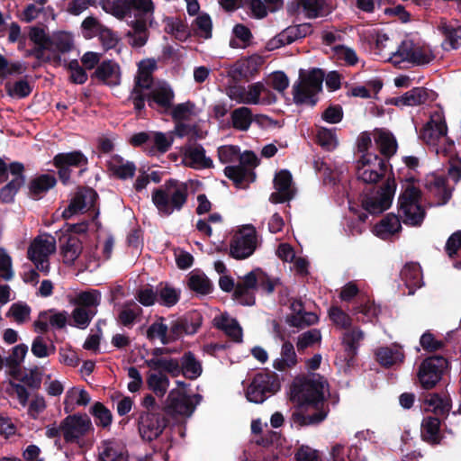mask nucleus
<instances>
[{
    "mask_svg": "<svg viewBox=\"0 0 461 461\" xmlns=\"http://www.w3.org/2000/svg\"><path fill=\"white\" fill-rule=\"evenodd\" d=\"M327 381L320 375L298 376L291 385L290 399L296 409L291 420L299 427L313 426L322 422L329 410L324 409V388Z\"/></svg>",
    "mask_w": 461,
    "mask_h": 461,
    "instance_id": "f257e3e1",
    "label": "nucleus"
},
{
    "mask_svg": "<svg viewBox=\"0 0 461 461\" xmlns=\"http://www.w3.org/2000/svg\"><path fill=\"white\" fill-rule=\"evenodd\" d=\"M124 18L134 19L129 22L131 29L127 32L126 37L130 39V44L135 48L144 46L149 39L148 21L153 17L154 4L152 0H122Z\"/></svg>",
    "mask_w": 461,
    "mask_h": 461,
    "instance_id": "f03ea898",
    "label": "nucleus"
},
{
    "mask_svg": "<svg viewBox=\"0 0 461 461\" xmlns=\"http://www.w3.org/2000/svg\"><path fill=\"white\" fill-rule=\"evenodd\" d=\"M188 185L175 178L167 180L155 188L151 200L161 216L167 217L174 212H180L187 203Z\"/></svg>",
    "mask_w": 461,
    "mask_h": 461,
    "instance_id": "7ed1b4c3",
    "label": "nucleus"
},
{
    "mask_svg": "<svg viewBox=\"0 0 461 461\" xmlns=\"http://www.w3.org/2000/svg\"><path fill=\"white\" fill-rule=\"evenodd\" d=\"M415 181L414 176L407 178L409 184L398 197V211L405 225L420 227L426 217V210L421 204L420 189L412 185Z\"/></svg>",
    "mask_w": 461,
    "mask_h": 461,
    "instance_id": "20e7f679",
    "label": "nucleus"
},
{
    "mask_svg": "<svg viewBox=\"0 0 461 461\" xmlns=\"http://www.w3.org/2000/svg\"><path fill=\"white\" fill-rule=\"evenodd\" d=\"M145 366L153 371H165L172 377H177L180 375L189 380L197 379L203 373L201 362L191 351L183 354L180 359H153L145 360Z\"/></svg>",
    "mask_w": 461,
    "mask_h": 461,
    "instance_id": "39448f33",
    "label": "nucleus"
},
{
    "mask_svg": "<svg viewBox=\"0 0 461 461\" xmlns=\"http://www.w3.org/2000/svg\"><path fill=\"white\" fill-rule=\"evenodd\" d=\"M325 74L321 68H312L305 73L300 70V81L293 86L294 102L299 104L315 106L318 102L317 95L322 90Z\"/></svg>",
    "mask_w": 461,
    "mask_h": 461,
    "instance_id": "423d86ee",
    "label": "nucleus"
},
{
    "mask_svg": "<svg viewBox=\"0 0 461 461\" xmlns=\"http://www.w3.org/2000/svg\"><path fill=\"white\" fill-rule=\"evenodd\" d=\"M451 365L447 357L438 354L429 356L418 366V383L422 389L432 390L445 375H449Z\"/></svg>",
    "mask_w": 461,
    "mask_h": 461,
    "instance_id": "0eeeda50",
    "label": "nucleus"
},
{
    "mask_svg": "<svg viewBox=\"0 0 461 461\" xmlns=\"http://www.w3.org/2000/svg\"><path fill=\"white\" fill-rule=\"evenodd\" d=\"M280 389V383L275 372L265 370L257 373L246 390L248 401L262 403Z\"/></svg>",
    "mask_w": 461,
    "mask_h": 461,
    "instance_id": "6e6552de",
    "label": "nucleus"
},
{
    "mask_svg": "<svg viewBox=\"0 0 461 461\" xmlns=\"http://www.w3.org/2000/svg\"><path fill=\"white\" fill-rule=\"evenodd\" d=\"M396 190L394 177H388L375 191L366 193L361 198L363 209L370 214H380L392 204Z\"/></svg>",
    "mask_w": 461,
    "mask_h": 461,
    "instance_id": "1a4fd4ad",
    "label": "nucleus"
},
{
    "mask_svg": "<svg viewBox=\"0 0 461 461\" xmlns=\"http://www.w3.org/2000/svg\"><path fill=\"white\" fill-rule=\"evenodd\" d=\"M53 166L58 169L60 182L67 185L70 182L72 168H78V176L88 170V158L81 150L58 153L53 157Z\"/></svg>",
    "mask_w": 461,
    "mask_h": 461,
    "instance_id": "9d476101",
    "label": "nucleus"
},
{
    "mask_svg": "<svg viewBox=\"0 0 461 461\" xmlns=\"http://www.w3.org/2000/svg\"><path fill=\"white\" fill-rule=\"evenodd\" d=\"M64 441L81 445L83 438L94 430L90 418L86 413L69 414L61 420Z\"/></svg>",
    "mask_w": 461,
    "mask_h": 461,
    "instance_id": "9b49d317",
    "label": "nucleus"
},
{
    "mask_svg": "<svg viewBox=\"0 0 461 461\" xmlns=\"http://www.w3.org/2000/svg\"><path fill=\"white\" fill-rule=\"evenodd\" d=\"M50 35L41 27H32L29 32V39L34 43V47L26 51V56L34 57L39 62L53 63L61 66L66 60L57 54H47L50 42Z\"/></svg>",
    "mask_w": 461,
    "mask_h": 461,
    "instance_id": "f8f14e48",
    "label": "nucleus"
},
{
    "mask_svg": "<svg viewBox=\"0 0 461 461\" xmlns=\"http://www.w3.org/2000/svg\"><path fill=\"white\" fill-rule=\"evenodd\" d=\"M258 235L252 224H247L237 232L230 240V256L242 260L249 258L256 250Z\"/></svg>",
    "mask_w": 461,
    "mask_h": 461,
    "instance_id": "ddd939ff",
    "label": "nucleus"
},
{
    "mask_svg": "<svg viewBox=\"0 0 461 461\" xmlns=\"http://www.w3.org/2000/svg\"><path fill=\"white\" fill-rule=\"evenodd\" d=\"M169 424V419L163 411H141L138 418L140 438L148 442L157 439Z\"/></svg>",
    "mask_w": 461,
    "mask_h": 461,
    "instance_id": "4468645a",
    "label": "nucleus"
},
{
    "mask_svg": "<svg viewBox=\"0 0 461 461\" xmlns=\"http://www.w3.org/2000/svg\"><path fill=\"white\" fill-rule=\"evenodd\" d=\"M203 317L199 312H194L171 321L168 326L170 342L179 339L184 335L196 333L202 325Z\"/></svg>",
    "mask_w": 461,
    "mask_h": 461,
    "instance_id": "2eb2a0df",
    "label": "nucleus"
},
{
    "mask_svg": "<svg viewBox=\"0 0 461 461\" xmlns=\"http://www.w3.org/2000/svg\"><path fill=\"white\" fill-rule=\"evenodd\" d=\"M148 105L160 114H167L173 107L175 93L167 83L159 84L149 89Z\"/></svg>",
    "mask_w": 461,
    "mask_h": 461,
    "instance_id": "dca6fc26",
    "label": "nucleus"
},
{
    "mask_svg": "<svg viewBox=\"0 0 461 461\" xmlns=\"http://www.w3.org/2000/svg\"><path fill=\"white\" fill-rule=\"evenodd\" d=\"M438 97V94L423 86L413 87L401 96L393 97L389 104L395 106H417L433 102Z\"/></svg>",
    "mask_w": 461,
    "mask_h": 461,
    "instance_id": "f3484780",
    "label": "nucleus"
},
{
    "mask_svg": "<svg viewBox=\"0 0 461 461\" xmlns=\"http://www.w3.org/2000/svg\"><path fill=\"white\" fill-rule=\"evenodd\" d=\"M312 32V29L311 23L289 26L267 42V49L272 50L291 44L298 39L310 35Z\"/></svg>",
    "mask_w": 461,
    "mask_h": 461,
    "instance_id": "a211bd4d",
    "label": "nucleus"
},
{
    "mask_svg": "<svg viewBox=\"0 0 461 461\" xmlns=\"http://www.w3.org/2000/svg\"><path fill=\"white\" fill-rule=\"evenodd\" d=\"M98 199V194L91 187L77 192L62 212V218L68 220L86 207L93 208Z\"/></svg>",
    "mask_w": 461,
    "mask_h": 461,
    "instance_id": "6ab92c4d",
    "label": "nucleus"
},
{
    "mask_svg": "<svg viewBox=\"0 0 461 461\" xmlns=\"http://www.w3.org/2000/svg\"><path fill=\"white\" fill-rule=\"evenodd\" d=\"M292 181V175L288 170L283 169L277 172L274 178V186L276 191L270 194L269 201L272 203H283L292 200L294 196Z\"/></svg>",
    "mask_w": 461,
    "mask_h": 461,
    "instance_id": "aec40b11",
    "label": "nucleus"
},
{
    "mask_svg": "<svg viewBox=\"0 0 461 461\" xmlns=\"http://www.w3.org/2000/svg\"><path fill=\"white\" fill-rule=\"evenodd\" d=\"M364 339V332L359 328H354L344 333L342 344L343 352L339 357L345 362V366L352 367L356 364L359 342Z\"/></svg>",
    "mask_w": 461,
    "mask_h": 461,
    "instance_id": "412c9836",
    "label": "nucleus"
},
{
    "mask_svg": "<svg viewBox=\"0 0 461 461\" xmlns=\"http://www.w3.org/2000/svg\"><path fill=\"white\" fill-rule=\"evenodd\" d=\"M194 410V406L188 395L179 391H171L166 400L163 407V412L166 414H178L190 416Z\"/></svg>",
    "mask_w": 461,
    "mask_h": 461,
    "instance_id": "4be33fe9",
    "label": "nucleus"
},
{
    "mask_svg": "<svg viewBox=\"0 0 461 461\" xmlns=\"http://www.w3.org/2000/svg\"><path fill=\"white\" fill-rule=\"evenodd\" d=\"M258 274L257 269L249 272L239 282L233 292V296L242 305L252 306L256 303L255 294L252 290L258 287Z\"/></svg>",
    "mask_w": 461,
    "mask_h": 461,
    "instance_id": "5701e85b",
    "label": "nucleus"
},
{
    "mask_svg": "<svg viewBox=\"0 0 461 461\" xmlns=\"http://www.w3.org/2000/svg\"><path fill=\"white\" fill-rule=\"evenodd\" d=\"M422 403L426 411L435 414L434 417L447 419L452 407V401L448 394L429 393L422 396Z\"/></svg>",
    "mask_w": 461,
    "mask_h": 461,
    "instance_id": "b1692460",
    "label": "nucleus"
},
{
    "mask_svg": "<svg viewBox=\"0 0 461 461\" xmlns=\"http://www.w3.org/2000/svg\"><path fill=\"white\" fill-rule=\"evenodd\" d=\"M206 151L201 144H187L184 148V160L185 166L194 169L212 168L213 161L206 157Z\"/></svg>",
    "mask_w": 461,
    "mask_h": 461,
    "instance_id": "393cba45",
    "label": "nucleus"
},
{
    "mask_svg": "<svg viewBox=\"0 0 461 461\" xmlns=\"http://www.w3.org/2000/svg\"><path fill=\"white\" fill-rule=\"evenodd\" d=\"M262 62V58L257 55L240 59L233 65L230 76L235 80H249L258 72Z\"/></svg>",
    "mask_w": 461,
    "mask_h": 461,
    "instance_id": "a878e982",
    "label": "nucleus"
},
{
    "mask_svg": "<svg viewBox=\"0 0 461 461\" xmlns=\"http://www.w3.org/2000/svg\"><path fill=\"white\" fill-rule=\"evenodd\" d=\"M92 77L107 86H118L121 81L120 66L113 60H104L96 67Z\"/></svg>",
    "mask_w": 461,
    "mask_h": 461,
    "instance_id": "bb28decb",
    "label": "nucleus"
},
{
    "mask_svg": "<svg viewBox=\"0 0 461 461\" xmlns=\"http://www.w3.org/2000/svg\"><path fill=\"white\" fill-rule=\"evenodd\" d=\"M442 418L427 416L424 417L420 425V434L423 441L429 445H439L444 438L441 430Z\"/></svg>",
    "mask_w": 461,
    "mask_h": 461,
    "instance_id": "cd10ccee",
    "label": "nucleus"
},
{
    "mask_svg": "<svg viewBox=\"0 0 461 461\" xmlns=\"http://www.w3.org/2000/svg\"><path fill=\"white\" fill-rule=\"evenodd\" d=\"M57 178L50 174H41L32 178L28 183V195L33 200H40L55 185Z\"/></svg>",
    "mask_w": 461,
    "mask_h": 461,
    "instance_id": "c85d7f7f",
    "label": "nucleus"
},
{
    "mask_svg": "<svg viewBox=\"0 0 461 461\" xmlns=\"http://www.w3.org/2000/svg\"><path fill=\"white\" fill-rule=\"evenodd\" d=\"M277 329H279V326L276 324L275 330L277 332L278 338L283 340L284 343L281 348V357L274 361L273 366L278 371H285L297 364V356L294 345L290 341L285 340V335L281 334Z\"/></svg>",
    "mask_w": 461,
    "mask_h": 461,
    "instance_id": "c756f323",
    "label": "nucleus"
},
{
    "mask_svg": "<svg viewBox=\"0 0 461 461\" xmlns=\"http://www.w3.org/2000/svg\"><path fill=\"white\" fill-rule=\"evenodd\" d=\"M223 171L224 175L233 182L237 188H247L256 179L254 170L243 166H227Z\"/></svg>",
    "mask_w": 461,
    "mask_h": 461,
    "instance_id": "7c9ffc66",
    "label": "nucleus"
},
{
    "mask_svg": "<svg viewBox=\"0 0 461 461\" xmlns=\"http://www.w3.org/2000/svg\"><path fill=\"white\" fill-rule=\"evenodd\" d=\"M74 49V39L71 33L67 32H54L50 37V47L47 54H65Z\"/></svg>",
    "mask_w": 461,
    "mask_h": 461,
    "instance_id": "2f4dec72",
    "label": "nucleus"
},
{
    "mask_svg": "<svg viewBox=\"0 0 461 461\" xmlns=\"http://www.w3.org/2000/svg\"><path fill=\"white\" fill-rule=\"evenodd\" d=\"M107 167L113 175L119 179H128L134 176L136 166L133 162L126 161L120 155H113L107 162Z\"/></svg>",
    "mask_w": 461,
    "mask_h": 461,
    "instance_id": "473e14b6",
    "label": "nucleus"
},
{
    "mask_svg": "<svg viewBox=\"0 0 461 461\" xmlns=\"http://www.w3.org/2000/svg\"><path fill=\"white\" fill-rule=\"evenodd\" d=\"M404 285L409 288V294L422 285V273L420 266L418 263H407L400 273Z\"/></svg>",
    "mask_w": 461,
    "mask_h": 461,
    "instance_id": "72a5a7b5",
    "label": "nucleus"
},
{
    "mask_svg": "<svg viewBox=\"0 0 461 461\" xmlns=\"http://www.w3.org/2000/svg\"><path fill=\"white\" fill-rule=\"evenodd\" d=\"M377 362L384 367H391L403 362L404 354L401 348L381 347L375 350Z\"/></svg>",
    "mask_w": 461,
    "mask_h": 461,
    "instance_id": "f704fd0d",
    "label": "nucleus"
},
{
    "mask_svg": "<svg viewBox=\"0 0 461 461\" xmlns=\"http://www.w3.org/2000/svg\"><path fill=\"white\" fill-rule=\"evenodd\" d=\"M375 143L380 153L388 161L397 151L398 144L395 137L390 131H379Z\"/></svg>",
    "mask_w": 461,
    "mask_h": 461,
    "instance_id": "c9c22d12",
    "label": "nucleus"
},
{
    "mask_svg": "<svg viewBox=\"0 0 461 461\" xmlns=\"http://www.w3.org/2000/svg\"><path fill=\"white\" fill-rule=\"evenodd\" d=\"M457 330H454L447 332L445 340L436 339L434 334L429 330H427L421 335L420 339V344L426 352H436L445 348L446 343L452 339L453 335L456 333Z\"/></svg>",
    "mask_w": 461,
    "mask_h": 461,
    "instance_id": "e433bc0d",
    "label": "nucleus"
},
{
    "mask_svg": "<svg viewBox=\"0 0 461 461\" xmlns=\"http://www.w3.org/2000/svg\"><path fill=\"white\" fill-rule=\"evenodd\" d=\"M149 373L147 375L148 387L158 397H163L169 386V379L165 371Z\"/></svg>",
    "mask_w": 461,
    "mask_h": 461,
    "instance_id": "4c0bfd02",
    "label": "nucleus"
},
{
    "mask_svg": "<svg viewBox=\"0 0 461 461\" xmlns=\"http://www.w3.org/2000/svg\"><path fill=\"white\" fill-rule=\"evenodd\" d=\"M155 68L156 64L154 61H149V63L140 62L133 87L142 90L150 89L152 87V72Z\"/></svg>",
    "mask_w": 461,
    "mask_h": 461,
    "instance_id": "58836bf2",
    "label": "nucleus"
},
{
    "mask_svg": "<svg viewBox=\"0 0 461 461\" xmlns=\"http://www.w3.org/2000/svg\"><path fill=\"white\" fill-rule=\"evenodd\" d=\"M214 326L230 337L234 342L242 341V329L235 320H229L227 316L221 315V318L214 323Z\"/></svg>",
    "mask_w": 461,
    "mask_h": 461,
    "instance_id": "ea45409f",
    "label": "nucleus"
},
{
    "mask_svg": "<svg viewBox=\"0 0 461 461\" xmlns=\"http://www.w3.org/2000/svg\"><path fill=\"white\" fill-rule=\"evenodd\" d=\"M165 318L158 317L147 330L146 337L149 340L153 341L159 339L162 345H167L170 342L168 334V325L164 323Z\"/></svg>",
    "mask_w": 461,
    "mask_h": 461,
    "instance_id": "a19ab883",
    "label": "nucleus"
},
{
    "mask_svg": "<svg viewBox=\"0 0 461 461\" xmlns=\"http://www.w3.org/2000/svg\"><path fill=\"white\" fill-rule=\"evenodd\" d=\"M158 302L164 306L172 307L176 305L180 298V290H177L168 284L160 283L157 286Z\"/></svg>",
    "mask_w": 461,
    "mask_h": 461,
    "instance_id": "79ce46f5",
    "label": "nucleus"
},
{
    "mask_svg": "<svg viewBox=\"0 0 461 461\" xmlns=\"http://www.w3.org/2000/svg\"><path fill=\"white\" fill-rule=\"evenodd\" d=\"M56 250L55 240H43L36 238L28 249V256H36L37 258H48L49 255Z\"/></svg>",
    "mask_w": 461,
    "mask_h": 461,
    "instance_id": "37998d69",
    "label": "nucleus"
},
{
    "mask_svg": "<svg viewBox=\"0 0 461 461\" xmlns=\"http://www.w3.org/2000/svg\"><path fill=\"white\" fill-rule=\"evenodd\" d=\"M232 127L239 131H248L252 122V113L248 107H239L231 112Z\"/></svg>",
    "mask_w": 461,
    "mask_h": 461,
    "instance_id": "c03bdc74",
    "label": "nucleus"
},
{
    "mask_svg": "<svg viewBox=\"0 0 461 461\" xmlns=\"http://www.w3.org/2000/svg\"><path fill=\"white\" fill-rule=\"evenodd\" d=\"M190 290L206 295L212 292V284L210 279L203 274L192 273L187 283Z\"/></svg>",
    "mask_w": 461,
    "mask_h": 461,
    "instance_id": "a18cd8bd",
    "label": "nucleus"
},
{
    "mask_svg": "<svg viewBox=\"0 0 461 461\" xmlns=\"http://www.w3.org/2000/svg\"><path fill=\"white\" fill-rule=\"evenodd\" d=\"M415 42L412 40L406 39L403 40L401 44L398 46L395 52L393 53L390 58L391 61L394 65L401 64L402 62H411V57L413 55V48L415 46Z\"/></svg>",
    "mask_w": 461,
    "mask_h": 461,
    "instance_id": "49530a36",
    "label": "nucleus"
},
{
    "mask_svg": "<svg viewBox=\"0 0 461 461\" xmlns=\"http://www.w3.org/2000/svg\"><path fill=\"white\" fill-rule=\"evenodd\" d=\"M141 312L142 309L136 303L128 302L119 312L118 321L124 327H131Z\"/></svg>",
    "mask_w": 461,
    "mask_h": 461,
    "instance_id": "de8ad7c7",
    "label": "nucleus"
},
{
    "mask_svg": "<svg viewBox=\"0 0 461 461\" xmlns=\"http://www.w3.org/2000/svg\"><path fill=\"white\" fill-rule=\"evenodd\" d=\"M60 249L64 258L73 263L82 252V242L78 238L69 235L65 243L61 245Z\"/></svg>",
    "mask_w": 461,
    "mask_h": 461,
    "instance_id": "09e8293b",
    "label": "nucleus"
},
{
    "mask_svg": "<svg viewBox=\"0 0 461 461\" xmlns=\"http://www.w3.org/2000/svg\"><path fill=\"white\" fill-rule=\"evenodd\" d=\"M193 29L196 35L204 38H212V23L208 14H201L197 15L193 23Z\"/></svg>",
    "mask_w": 461,
    "mask_h": 461,
    "instance_id": "8fccbe9b",
    "label": "nucleus"
},
{
    "mask_svg": "<svg viewBox=\"0 0 461 461\" xmlns=\"http://www.w3.org/2000/svg\"><path fill=\"white\" fill-rule=\"evenodd\" d=\"M91 414L94 416L97 426L107 428L112 423L113 414L111 411L100 402H96L91 407Z\"/></svg>",
    "mask_w": 461,
    "mask_h": 461,
    "instance_id": "3c124183",
    "label": "nucleus"
},
{
    "mask_svg": "<svg viewBox=\"0 0 461 461\" xmlns=\"http://www.w3.org/2000/svg\"><path fill=\"white\" fill-rule=\"evenodd\" d=\"M298 5L303 7L305 15L309 19H313L325 14L324 0H299Z\"/></svg>",
    "mask_w": 461,
    "mask_h": 461,
    "instance_id": "603ef678",
    "label": "nucleus"
},
{
    "mask_svg": "<svg viewBox=\"0 0 461 461\" xmlns=\"http://www.w3.org/2000/svg\"><path fill=\"white\" fill-rule=\"evenodd\" d=\"M23 178L12 179L0 189V201L4 203H12L14 197L23 185Z\"/></svg>",
    "mask_w": 461,
    "mask_h": 461,
    "instance_id": "864d4df0",
    "label": "nucleus"
},
{
    "mask_svg": "<svg viewBox=\"0 0 461 461\" xmlns=\"http://www.w3.org/2000/svg\"><path fill=\"white\" fill-rule=\"evenodd\" d=\"M316 141L327 151L334 149L337 146V139L334 131L325 127H321L317 131Z\"/></svg>",
    "mask_w": 461,
    "mask_h": 461,
    "instance_id": "5fc2aeb1",
    "label": "nucleus"
},
{
    "mask_svg": "<svg viewBox=\"0 0 461 461\" xmlns=\"http://www.w3.org/2000/svg\"><path fill=\"white\" fill-rule=\"evenodd\" d=\"M96 312V309H85L84 307L79 306L76 307L72 312V318L75 325L79 329H86Z\"/></svg>",
    "mask_w": 461,
    "mask_h": 461,
    "instance_id": "6e6d98bb",
    "label": "nucleus"
},
{
    "mask_svg": "<svg viewBox=\"0 0 461 461\" xmlns=\"http://www.w3.org/2000/svg\"><path fill=\"white\" fill-rule=\"evenodd\" d=\"M385 173L386 171L357 165V178L366 184H376L384 176Z\"/></svg>",
    "mask_w": 461,
    "mask_h": 461,
    "instance_id": "4d7b16f0",
    "label": "nucleus"
},
{
    "mask_svg": "<svg viewBox=\"0 0 461 461\" xmlns=\"http://www.w3.org/2000/svg\"><path fill=\"white\" fill-rule=\"evenodd\" d=\"M5 90L9 96L17 98H25L29 96L32 91V87L25 79L16 81L13 86L11 83L5 84Z\"/></svg>",
    "mask_w": 461,
    "mask_h": 461,
    "instance_id": "13d9d810",
    "label": "nucleus"
},
{
    "mask_svg": "<svg viewBox=\"0 0 461 461\" xmlns=\"http://www.w3.org/2000/svg\"><path fill=\"white\" fill-rule=\"evenodd\" d=\"M377 228L378 231L382 233H397L402 230L400 218L394 213H388L381 220Z\"/></svg>",
    "mask_w": 461,
    "mask_h": 461,
    "instance_id": "bf43d9fd",
    "label": "nucleus"
},
{
    "mask_svg": "<svg viewBox=\"0 0 461 461\" xmlns=\"http://www.w3.org/2000/svg\"><path fill=\"white\" fill-rule=\"evenodd\" d=\"M440 31L451 50H457L461 46V26L453 27L444 23L440 26Z\"/></svg>",
    "mask_w": 461,
    "mask_h": 461,
    "instance_id": "052dcab7",
    "label": "nucleus"
},
{
    "mask_svg": "<svg viewBox=\"0 0 461 461\" xmlns=\"http://www.w3.org/2000/svg\"><path fill=\"white\" fill-rule=\"evenodd\" d=\"M31 307L23 303H14L6 312V317H13L18 324L26 322L31 314Z\"/></svg>",
    "mask_w": 461,
    "mask_h": 461,
    "instance_id": "680f3d73",
    "label": "nucleus"
},
{
    "mask_svg": "<svg viewBox=\"0 0 461 461\" xmlns=\"http://www.w3.org/2000/svg\"><path fill=\"white\" fill-rule=\"evenodd\" d=\"M101 302V293L98 290L81 292L77 299L79 307L96 309Z\"/></svg>",
    "mask_w": 461,
    "mask_h": 461,
    "instance_id": "e2e57ef3",
    "label": "nucleus"
},
{
    "mask_svg": "<svg viewBox=\"0 0 461 461\" xmlns=\"http://www.w3.org/2000/svg\"><path fill=\"white\" fill-rule=\"evenodd\" d=\"M151 142L153 145L150 146V152L154 150L164 154L168 151L173 144V138H168L164 132L152 131Z\"/></svg>",
    "mask_w": 461,
    "mask_h": 461,
    "instance_id": "0e129e2a",
    "label": "nucleus"
},
{
    "mask_svg": "<svg viewBox=\"0 0 461 461\" xmlns=\"http://www.w3.org/2000/svg\"><path fill=\"white\" fill-rule=\"evenodd\" d=\"M357 163L359 166L374 167L382 171H387L388 167V161L384 158L371 152L362 154Z\"/></svg>",
    "mask_w": 461,
    "mask_h": 461,
    "instance_id": "69168bd1",
    "label": "nucleus"
},
{
    "mask_svg": "<svg viewBox=\"0 0 461 461\" xmlns=\"http://www.w3.org/2000/svg\"><path fill=\"white\" fill-rule=\"evenodd\" d=\"M329 317L336 326L341 329L347 330L351 327V317L338 306H331L330 308Z\"/></svg>",
    "mask_w": 461,
    "mask_h": 461,
    "instance_id": "338daca9",
    "label": "nucleus"
},
{
    "mask_svg": "<svg viewBox=\"0 0 461 461\" xmlns=\"http://www.w3.org/2000/svg\"><path fill=\"white\" fill-rule=\"evenodd\" d=\"M99 450L100 461H124L122 455L117 451L113 442L104 441Z\"/></svg>",
    "mask_w": 461,
    "mask_h": 461,
    "instance_id": "774afa93",
    "label": "nucleus"
}]
</instances>
